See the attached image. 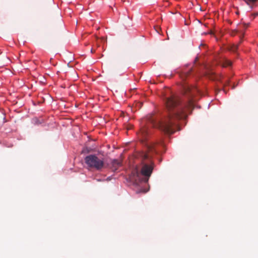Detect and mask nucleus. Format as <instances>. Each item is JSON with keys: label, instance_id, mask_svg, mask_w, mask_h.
<instances>
[{"label": "nucleus", "instance_id": "nucleus-1", "mask_svg": "<svg viewBox=\"0 0 258 258\" xmlns=\"http://www.w3.org/2000/svg\"><path fill=\"white\" fill-rule=\"evenodd\" d=\"M182 88L184 94L188 97L187 103L180 105L178 96L174 94L170 93L169 96H165L164 101L168 111L167 115L158 121H152L154 126L158 127L166 134H173L175 132L174 126H177V121L185 118L187 111H191L194 107L193 97L198 93V90L186 84L182 85Z\"/></svg>", "mask_w": 258, "mask_h": 258}, {"label": "nucleus", "instance_id": "nucleus-2", "mask_svg": "<svg viewBox=\"0 0 258 258\" xmlns=\"http://www.w3.org/2000/svg\"><path fill=\"white\" fill-rule=\"evenodd\" d=\"M149 135L148 127L145 125L141 128L140 132L138 134L141 142L145 146V149L139 152L137 155L138 158L141 162L142 167L140 172L138 169L135 168L130 175L131 180L136 183L138 181L147 182L154 168V164L152 158L156 153V143L148 141Z\"/></svg>", "mask_w": 258, "mask_h": 258}, {"label": "nucleus", "instance_id": "nucleus-3", "mask_svg": "<svg viewBox=\"0 0 258 258\" xmlns=\"http://www.w3.org/2000/svg\"><path fill=\"white\" fill-rule=\"evenodd\" d=\"M87 166L97 170H101L105 167L104 158L95 154L89 155L85 158Z\"/></svg>", "mask_w": 258, "mask_h": 258}, {"label": "nucleus", "instance_id": "nucleus-4", "mask_svg": "<svg viewBox=\"0 0 258 258\" xmlns=\"http://www.w3.org/2000/svg\"><path fill=\"white\" fill-rule=\"evenodd\" d=\"M249 26V23H243L238 26L237 30H235L232 31L231 35H235L237 33H240L241 36L243 35V30Z\"/></svg>", "mask_w": 258, "mask_h": 258}, {"label": "nucleus", "instance_id": "nucleus-5", "mask_svg": "<svg viewBox=\"0 0 258 258\" xmlns=\"http://www.w3.org/2000/svg\"><path fill=\"white\" fill-rule=\"evenodd\" d=\"M219 64L221 65L223 67H226L231 66L232 62L226 58H223L219 60Z\"/></svg>", "mask_w": 258, "mask_h": 258}, {"label": "nucleus", "instance_id": "nucleus-6", "mask_svg": "<svg viewBox=\"0 0 258 258\" xmlns=\"http://www.w3.org/2000/svg\"><path fill=\"white\" fill-rule=\"evenodd\" d=\"M121 165L120 162L118 161L117 160L114 159L111 162V166L112 169L113 171H116L119 167H120Z\"/></svg>", "mask_w": 258, "mask_h": 258}, {"label": "nucleus", "instance_id": "nucleus-7", "mask_svg": "<svg viewBox=\"0 0 258 258\" xmlns=\"http://www.w3.org/2000/svg\"><path fill=\"white\" fill-rule=\"evenodd\" d=\"M190 71V70H188L182 72L179 75L181 79L184 80L186 78H187L189 75Z\"/></svg>", "mask_w": 258, "mask_h": 258}, {"label": "nucleus", "instance_id": "nucleus-8", "mask_svg": "<svg viewBox=\"0 0 258 258\" xmlns=\"http://www.w3.org/2000/svg\"><path fill=\"white\" fill-rule=\"evenodd\" d=\"M222 76H216L214 74L212 73V74L209 77V78L212 79V80H216L218 81H220V82H222L221 81V78H222Z\"/></svg>", "mask_w": 258, "mask_h": 258}, {"label": "nucleus", "instance_id": "nucleus-9", "mask_svg": "<svg viewBox=\"0 0 258 258\" xmlns=\"http://www.w3.org/2000/svg\"><path fill=\"white\" fill-rule=\"evenodd\" d=\"M5 115L2 113L0 112V124H3L5 122Z\"/></svg>", "mask_w": 258, "mask_h": 258}, {"label": "nucleus", "instance_id": "nucleus-10", "mask_svg": "<svg viewBox=\"0 0 258 258\" xmlns=\"http://www.w3.org/2000/svg\"><path fill=\"white\" fill-rule=\"evenodd\" d=\"M245 2L247 5H249L250 4H254L256 3L257 0H243Z\"/></svg>", "mask_w": 258, "mask_h": 258}, {"label": "nucleus", "instance_id": "nucleus-11", "mask_svg": "<svg viewBox=\"0 0 258 258\" xmlns=\"http://www.w3.org/2000/svg\"><path fill=\"white\" fill-rule=\"evenodd\" d=\"M238 48V45H233L230 47V50L232 51H235Z\"/></svg>", "mask_w": 258, "mask_h": 258}, {"label": "nucleus", "instance_id": "nucleus-12", "mask_svg": "<svg viewBox=\"0 0 258 258\" xmlns=\"http://www.w3.org/2000/svg\"><path fill=\"white\" fill-rule=\"evenodd\" d=\"M91 51L92 53H94L95 52V50H94L93 49H92Z\"/></svg>", "mask_w": 258, "mask_h": 258}, {"label": "nucleus", "instance_id": "nucleus-13", "mask_svg": "<svg viewBox=\"0 0 258 258\" xmlns=\"http://www.w3.org/2000/svg\"><path fill=\"white\" fill-rule=\"evenodd\" d=\"M142 192H144V193H145V192H147V191H146V190H143L142 191Z\"/></svg>", "mask_w": 258, "mask_h": 258}]
</instances>
